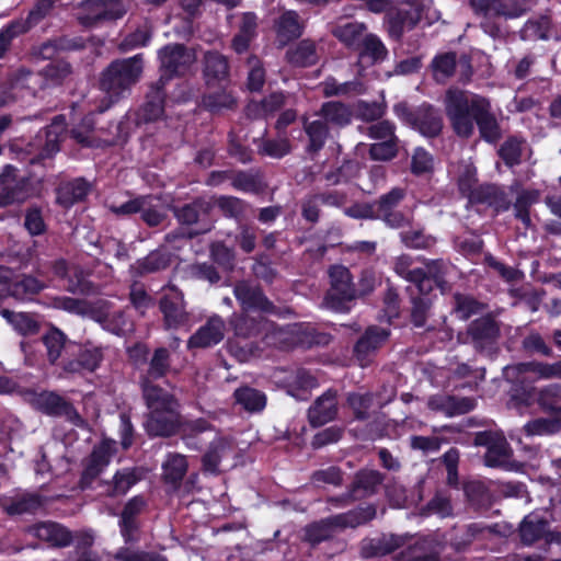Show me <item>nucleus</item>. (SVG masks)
I'll list each match as a JSON object with an SVG mask.
<instances>
[{
  "label": "nucleus",
  "mask_w": 561,
  "mask_h": 561,
  "mask_svg": "<svg viewBox=\"0 0 561 561\" xmlns=\"http://www.w3.org/2000/svg\"><path fill=\"white\" fill-rule=\"evenodd\" d=\"M445 112L455 133L468 138L474 130V123L482 139L494 144L502 137L496 116L492 112L489 99L472 94L458 88H449L445 93Z\"/></svg>",
  "instance_id": "f257e3e1"
},
{
  "label": "nucleus",
  "mask_w": 561,
  "mask_h": 561,
  "mask_svg": "<svg viewBox=\"0 0 561 561\" xmlns=\"http://www.w3.org/2000/svg\"><path fill=\"white\" fill-rule=\"evenodd\" d=\"M142 72V54L128 58H117L111 61L100 75L99 87L104 96L96 107L98 112L103 113L122 99L128 96L133 87L140 81Z\"/></svg>",
  "instance_id": "f03ea898"
},
{
  "label": "nucleus",
  "mask_w": 561,
  "mask_h": 561,
  "mask_svg": "<svg viewBox=\"0 0 561 561\" xmlns=\"http://www.w3.org/2000/svg\"><path fill=\"white\" fill-rule=\"evenodd\" d=\"M66 129V119L62 115L56 116L51 124L38 131L28 142H15L11 149L21 161L30 164L41 163L50 159L59 151L60 136Z\"/></svg>",
  "instance_id": "7ed1b4c3"
},
{
  "label": "nucleus",
  "mask_w": 561,
  "mask_h": 561,
  "mask_svg": "<svg viewBox=\"0 0 561 561\" xmlns=\"http://www.w3.org/2000/svg\"><path fill=\"white\" fill-rule=\"evenodd\" d=\"M268 333L264 335L266 345L279 348L299 345L302 347H311L312 345L327 344L329 335L317 332L310 325H294L289 329L275 328L268 324Z\"/></svg>",
  "instance_id": "20e7f679"
},
{
  "label": "nucleus",
  "mask_w": 561,
  "mask_h": 561,
  "mask_svg": "<svg viewBox=\"0 0 561 561\" xmlns=\"http://www.w3.org/2000/svg\"><path fill=\"white\" fill-rule=\"evenodd\" d=\"M330 289L323 299V306L339 312L348 310L347 304L358 298L353 277L347 267L333 265L329 270Z\"/></svg>",
  "instance_id": "39448f33"
},
{
  "label": "nucleus",
  "mask_w": 561,
  "mask_h": 561,
  "mask_svg": "<svg viewBox=\"0 0 561 561\" xmlns=\"http://www.w3.org/2000/svg\"><path fill=\"white\" fill-rule=\"evenodd\" d=\"M160 70L162 71L159 83L163 85V78L186 75L196 62V54L183 44H169L158 51Z\"/></svg>",
  "instance_id": "423d86ee"
},
{
  "label": "nucleus",
  "mask_w": 561,
  "mask_h": 561,
  "mask_svg": "<svg viewBox=\"0 0 561 561\" xmlns=\"http://www.w3.org/2000/svg\"><path fill=\"white\" fill-rule=\"evenodd\" d=\"M474 445L486 447L484 465L492 468H508L512 448L505 436L497 432L484 431L474 435Z\"/></svg>",
  "instance_id": "0eeeda50"
},
{
  "label": "nucleus",
  "mask_w": 561,
  "mask_h": 561,
  "mask_svg": "<svg viewBox=\"0 0 561 561\" xmlns=\"http://www.w3.org/2000/svg\"><path fill=\"white\" fill-rule=\"evenodd\" d=\"M180 407L149 410L144 422L145 430L152 437H170L181 427Z\"/></svg>",
  "instance_id": "6e6552de"
},
{
  "label": "nucleus",
  "mask_w": 561,
  "mask_h": 561,
  "mask_svg": "<svg viewBox=\"0 0 561 561\" xmlns=\"http://www.w3.org/2000/svg\"><path fill=\"white\" fill-rule=\"evenodd\" d=\"M122 0H84L80 4V21L91 25L103 20L119 19L124 11Z\"/></svg>",
  "instance_id": "1a4fd4ad"
},
{
  "label": "nucleus",
  "mask_w": 561,
  "mask_h": 561,
  "mask_svg": "<svg viewBox=\"0 0 561 561\" xmlns=\"http://www.w3.org/2000/svg\"><path fill=\"white\" fill-rule=\"evenodd\" d=\"M159 308L167 329H178L186 325L190 321L183 295L175 287H171L170 293L160 299Z\"/></svg>",
  "instance_id": "9d476101"
},
{
  "label": "nucleus",
  "mask_w": 561,
  "mask_h": 561,
  "mask_svg": "<svg viewBox=\"0 0 561 561\" xmlns=\"http://www.w3.org/2000/svg\"><path fill=\"white\" fill-rule=\"evenodd\" d=\"M42 83V77L38 73H34L30 70L21 68L11 75H9L5 79H0V106H5L15 99V94L10 92L8 89L16 90V89H26L35 95V84Z\"/></svg>",
  "instance_id": "9b49d317"
},
{
  "label": "nucleus",
  "mask_w": 561,
  "mask_h": 561,
  "mask_svg": "<svg viewBox=\"0 0 561 561\" xmlns=\"http://www.w3.org/2000/svg\"><path fill=\"white\" fill-rule=\"evenodd\" d=\"M469 5L477 15L485 18L503 16L516 19L526 12V8L518 1L504 0H469Z\"/></svg>",
  "instance_id": "f8f14e48"
},
{
  "label": "nucleus",
  "mask_w": 561,
  "mask_h": 561,
  "mask_svg": "<svg viewBox=\"0 0 561 561\" xmlns=\"http://www.w3.org/2000/svg\"><path fill=\"white\" fill-rule=\"evenodd\" d=\"M467 334L474 348L482 352L491 350L496 344L500 337V327L492 318L482 317L469 324Z\"/></svg>",
  "instance_id": "ddd939ff"
},
{
  "label": "nucleus",
  "mask_w": 561,
  "mask_h": 561,
  "mask_svg": "<svg viewBox=\"0 0 561 561\" xmlns=\"http://www.w3.org/2000/svg\"><path fill=\"white\" fill-rule=\"evenodd\" d=\"M236 299L239 301L243 310H259L262 312H275V306L264 295L259 286L249 282H239L233 288Z\"/></svg>",
  "instance_id": "4468645a"
},
{
  "label": "nucleus",
  "mask_w": 561,
  "mask_h": 561,
  "mask_svg": "<svg viewBox=\"0 0 561 561\" xmlns=\"http://www.w3.org/2000/svg\"><path fill=\"white\" fill-rule=\"evenodd\" d=\"M226 323L217 314L211 316L187 341L188 348H207L220 343L225 337Z\"/></svg>",
  "instance_id": "2eb2a0df"
},
{
  "label": "nucleus",
  "mask_w": 561,
  "mask_h": 561,
  "mask_svg": "<svg viewBox=\"0 0 561 561\" xmlns=\"http://www.w3.org/2000/svg\"><path fill=\"white\" fill-rule=\"evenodd\" d=\"M337 412V391L329 389L308 409V421L312 427H319L333 421Z\"/></svg>",
  "instance_id": "dca6fc26"
},
{
  "label": "nucleus",
  "mask_w": 561,
  "mask_h": 561,
  "mask_svg": "<svg viewBox=\"0 0 561 561\" xmlns=\"http://www.w3.org/2000/svg\"><path fill=\"white\" fill-rule=\"evenodd\" d=\"M92 319L116 335H124L131 331V323L126 318L125 312L122 310L111 312L110 304L106 300H100L95 304Z\"/></svg>",
  "instance_id": "f3484780"
},
{
  "label": "nucleus",
  "mask_w": 561,
  "mask_h": 561,
  "mask_svg": "<svg viewBox=\"0 0 561 561\" xmlns=\"http://www.w3.org/2000/svg\"><path fill=\"white\" fill-rule=\"evenodd\" d=\"M146 501L142 496L131 497L124 506L121 518L119 529L125 542H134L138 540L139 524L138 515L144 511Z\"/></svg>",
  "instance_id": "a211bd4d"
},
{
  "label": "nucleus",
  "mask_w": 561,
  "mask_h": 561,
  "mask_svg": "<svg viewBox=\"0 0 561 561\" xmlns=\"http://www.w3.org/2000/svg\"><path fill=\"white\" fill-rule=\"evenodd\" d=\"M389 335V330L379 327H369L365 331L354 347L356 358L362 366L369 363L370 356L386 343Z\"/></svg>",
  "instance_id": "6ab92c4d"
},
{
  "label": "nucleus",
  "mask_w": 561,
  "mask_h": 561,
  "mask_svg": "<svg viewBox=\"0 0 561 561\" xmlns=\"http://www.w3.org/2000/svg\"><path fill=\"white\" fill-rule=\"evenodd\" d=\"M8 515L34 514L44 505V499L37 493L21 492L5 497L0 503Z\"/></svg>",
  "instance_id": "aec40b11"
},
{
  "label": "nucleus",
  "mask_w": 561,
  "mask_h": 561,
  "mask_svg": "<svg viewBox=\"0 0 561 561\" xmlns=\"http://www.w3.org/2000/svg\"><path fill=\"white\" fill-rule=\"evenodd\" d=\"M548 528L549 523L543 516L538 513H530L519 524L520 541L525 546H533L541 539L547 541Z\"/></svg>",
  "instance_id": "412c9836"
},
{
  "label": "nucleus",
  "mask_w": 561,
  "mask_h": 561,
  "mask_svg": "<svg viewBox=\"0 0 561 561\" xmlns=\"http://www.w3.org/2000/svg\"><path fill=\"white\" fill-rule=\"evenodd\" d=\"M411 126L426 137H436L443 128V119L432 105L423 104L416 110V116H409Z\"/></svg>",
  "instance_id": "4be33fe9"
},
{
  "label": "nucleus",
  "mask_w": 561,
  "mask_h": 561,
  "mask_svg": "<svg viewBox=\"0 0 561 561\" xmlns=\"http://www.w3.org/2000/svg\"><path fill=\"white\" fill-rule=\"evenodd\" d=\"M301 124L308 140L306 151L311 154L318 153L330 138V127L320 117L310 119L307 116H302Z\"/></svg>",
  "instance_id": "5701e85b"
},
{
  "label": "nucleus",
  "mask_w": 561,
  "mask_h": 561,
  "mask_svg": "<svg viewBox=\"0 0 561 561\" xmlns=\"http://www.w3.org/2000/svg\"><path fill=\"white\" fill-rule=\"evenodd\" d=\"M139 386L148 411L180 407V402L175 396L161 388L156 381L139 380Z\"/></svg>",
  "instance_id": "b1692460"
},
{
  "label": "nucleus",
  "mask_w": 561,
  "mask_h": 561,
  "mask_svg": "<svg viewBox=\"0 0 561 561\" xmlns=\"http://www.w3.org/2000/svg\"><path fill=\"white\" fill-rule=\"evenodd\" d=\"M330 127L344 128L352 123L353 112L348 104L340 101H327L321 104L320 108L316 112Z\"/></svg>",
  "instance_id": "393cba45"
},
{
  "label": "nucleus",
  "mask_w": 561,
  "mask_h": 561,
  "mask_svg": "<svg viewBox=\"0 0 561 561\" xmlns=\"http://www.w3.org/2000/svg\"><path fill=\"white\" fill-rule=\"evenodd\" d=\"M32 534L53 547H67L72 541L71 531L54 522H43L31 529Z\"/></svg>",
  "instance_id": "a878e982"
},
{
  "label": "nucleus",
  "mask_w": 561,
  "mask_h": 561,
  "mask_svg": "<svg viewBox=\"0 0 561 561\" xmlns=\"http://www.w3.org/2000/svg\"><path fill=\"white\" fill-rule=\"evenodd\" d=\"M383 481V476L377 470L364 469L355 474L351 490V497L362 500L375 494Z\"/></svg>",
  "instance_id": "bb28decb"
},
{
  "label": "nucleus",
  "mask_w": 561,
  "mask_h": 561,
  "mask_svg": "<svg viewBox=\"0 0 561 561\" xmlns=\"http://www.w3.org/2000/svg\"><path fill=\"white\" fill-rule=\"evenodd\" d=\"M111 457V446L107 443L94 447L81 477L82 484L89 485L108 466Z\"/></svg>",
  "instance_id": "cd10ccee"
},
{
  "label": "nucleus",
  "mask_w": 561,
  "mask_h": 561,
  "mask_svg": "<svg viewBox=\"0 0 561 561\" xmlns=\"http://www.w3.org/2000/svg\"><path fill=\"white\" fill-rule=\"evenodd\" d=\"M533 373L540 379H561V359L556 363L528 362L505 367V375Z\"/></svg>",
  "instance_id": "c85d7f7f"
},
{
  "label": "nucleus",
  "mask_w": 561,
  "mask_h": 561,
  "mask_svg": "<svg viewBox=\"0 0 561 561\" xmlns=\"http://www.w3.org/2000/svg\"><path fill=\"white\" fill-rule=\"evenodd\" d=\"M162 480L164 483L178 489L185 477L188 463L186 456L179 453H169L161 465Z\"/></svg>",
  "instance_id": "c756f323"
},
{
  "label": "nucleus",
  "mask_w": 561,
  "mask_h": 561,
  "mask_svg": "<svg viewBox=\"0 0 561 561\" xmlns=\"http://www.w3.org/2000/svg\"><path fill=\"white\" fill-rule=\"evenodd\" d=\"M358 65L373 66L382 62L388 49L375 34H366L359 44Z\"/></svg>",
  "instance_id": "7c9ffc66"
},
{
  "label": "nucleus",
  "mask_w": 561,
  "mask_h": 561,
  "mask_svg": "<svg viewBox=\"0 0 561 561\" xmlns=\"http://www.w3.org/2000/svg\"><path fill=\"white\" fill-rule=\"evenodd\" d=\"M204 78L207 85H215L229 77L227 58L218 51H207L204 56Z\"/></svg>",
  "instance_id": "2f4dec72"
},
{
  "label": "nucleus",
  "mask_w": 561,
  "mask_h": 561,
  "mask_svg": "<svg viewBox=\"0 0 561 561\" xmlns=\"http://www.w3.org/2000/svg\"><path fill=\"white\" fill-rule=\"evenodd\" d=\"M211 205L209 202L197 198L190 204L173 208V214L181 225L192 226L204 222L209 215Z\"/></svg>",
  "instance_id": "473e14b6"
},
{
  "label": "nucleus",
  "mask_w": 561,
  "mask_h": 561,
  "mask_svg": "<svg viewBox=\"0 0 561 561\" xmlns=\"http://www.w3.org/2000/svg\"><path fill=\"white\" fill-rule=\"evenodd\" d=\"M91 191V184L82 178L61 183L57 188V202L68 208L83 201Z\"/></svg>",
  "instance_id": "72a5a7b5"
},
{
  "label": "nucleus",
  "mask_w": 561,
  "mask_h": 561,
  "mask_svg": "<svg viewBox=\"0 0 561 561\" xmlns=\"http://www.w3.org/2000/svg\"><path fill=\"white\" fill-rule=\"evenodd\" d=\"M319 88L324 98L358 95L366 90L364 83L358 79L339 82L334 77H327Z\"/></svg>",
  "instance_id": "f704fd0d"
},
{
  "label": "nucleus",
  "mask_w": 561,
  "mask_h": 561,
  "mask_svg": "<svg viewBox=\"0 0 561 561\" xmlns=\"http://www.w3.org/2000/svg\"><path fill=\"white\" fill-rule=\"evenodd\" d=\"M164 113V93L161 83L152 85L146 102L138 112V117L145 123L154 122Z\"/></svg>",
  "instance_id": "c9c22d12"
},
{
  "label": "nucleus",
  "mask_w": 561,
  "mask_h": 561,
  "mask_svg": "<svg viewBox=\"0 0 561 561\" xmlns=\"http://www.w3.org/2000/svg\"><path fill=\"white\" fill-rule=\"evenodd\" d=\"M421 257H413L409 254H401L393 260V271L397 275L404 278L407 282H410L417 286H423L425 278V271L423 267H415L414 264L416 261H420Z\"/></svg>",
  "instance_id": "e433bc0d"
},
{
  "label": "nucleus",
  "mask_w": 561,
  "mask_h": 561,
  "mask_svg": "<svg viewBox=\"0 0 561 561\" xmlns=\"http://www.w3.org/2000/svg\"><path fill=\"white\" fill-rule=\"evenodd\" d=\"M231 451L232 447L227 438L220 436L216 437L203 456L204 469L210 473L219 472L221 460L227 458Z\"/></svg>",
  "instance_id": "4c0bfd02"
},
{
  "label": "nucleus",
  "mask_w": 561,
  "mask_h": 561,
  "mask_svg": "<svg viewBox=\"0 0 561 561\" xmlns=\"http://www.w3.org/2000/svg\"><path fill=\"white\" fill-rule=\"evenodd\" d=\"M139 480L136 470L131 468H124L118 470L111 481H105L103 493L110 497L125 495L128 490L135 485Z\"/></svg>",
  "instance_id": "58836bf2"
},
{
  "label": "nucleus",
  "mask_w": 561,
  "mask_h": 561,
  "mask_svg": "<svg viewBox=\"0 0 561 561\" xmlns=\"http://www.w3.org/2000/svg\"><path fill=\"white\" fill-rule=\"evenodd\" d=\"M34 190L27 179H21L0 186V205L23 203L33 196Z\"/></svg>",
  "instance_id": "ea45409f"
},
{
  "label": "nucleus",
  "mask_w": 561,
  "mask_h": 561,
  "mask_svg": "<svg viewBox=\"0 0 561 561\" xmlns=\"http://www.w3.org/2000/svg\"><path fill=\"white\" fill-rule=\"evenodd\" d=\"M171 368L170 352L165 347L154 350L148 362V367L139 377V380L156 381L163 378Z\"/></svg>",
  "instance_id": "a19ab883"
},
{
  "label": "nucleus",
  "mask_w": 561,
  "mask_h": 561,
  "mask_svg": "<svg viewBox=\"0 0 561 561\" xmlns=\"http://www.w3.org/2000/svg\"><path fill=\"white\" fill-rule=\"evenodd\" d=\"M286 59L296 67L312 66L318 61L316 44L304 39L286 51Z\"/></svg>",
  "instance_id": "79ce46f5"
},
{
  "label": "nucleus",
  "mask_w": 561,
  "mask_h": 561,
  "mask_svg": "<svg viewBox=\"0 0 561 561\" xmlns=\"http://www.w3.org/2000/svg\"><path fill=\"white\" fill-rule=\"evenodd\" d=\"M376 516V510L374 506L359 507L356 510L348 511L343 514L331 516V522L336 528H355L371 520Z\"/></svg>",
  "instance_id": "37998d69"
},
{
  "label": "nucleus",
  "mask_w": 561,
  "mask_h": 561,
  "mask_svg": "<svg viewBox=\"0 0 561 561\" xmlns=\"http://www.w3.org/2000/svg\"><path fill=\"white\" fill-rule=\"evenodd\" d=\"M424 264L425 278L423 286H417V293H430L432 290V280L442 289L446 285L444 276L448 265L443 260H422Z\"/></svg>",
  "instance_id": "c03bdc74"
},
{
  "label": "nucleus",
  "mask_w": 561,
  "mask_h": 561,
  "mask_svg": "<svg viewBox=\"0 0 561 561\" xmlns=\"http://www.w3.org/2000/svg\"><path fill=\"white\" fill-rule=\"evenodd\" d=\"M1 314L22 335H35L39 332L41 323L32 313L3 309Z\"/></svg>",
  "instance_id": "a18cd8bd"
},
{
  "label": "nucleus",
  "mask_w": 561,
  "mask_h": 561,
  "mask_svg": "<svg viewBox=\"0 0 561 561\" xmlns=\"http://www.w3.org/2000/svg\"><path fill=\"white\" fill-rule=\"evenodd\" d=\"M233 397L238 404L251 413L261 412L267 400L263 391L247 386L236 389Z\"/></svg>",
  "instance_id": "49530a36"
},
{
  "label": "nucleus",
  "mask_w": 561,
  "mask_h": 561,
  "mask_svg": "<svg viewBox=\"0 0 561 561\" xmlns=\"http://www.w3.org/2000/svg\"><path fill=\"white\" fill-rule=\"evenodd\" d=\"M42 342L46 348L47 360L55 365L61 357L68 342L67 335L56 327H51L43 336Z\"/></svg>",
  "instance_id": "de8ad7c7"
},
{
  "label": "nucleus",
  "mask_w": 561,
  "mask_h": 561,
  "mask_svg": "<svg viewBox=\"0 0 561 561\" xmlns=\"http://www.w3.org/2000/svg\"><path fill=\"white\" fill-rule=\"evenodd\" d=\"M276 31L277 36L284 43L299 37L302 33V24L297 12H284L276 23Z\"/></svg>",
  "instance_id": "09e8293b"
},
{
  "label": "nucleus",
  "mask_w": 561,
  "mask_h": 561,
  "mask_svg": "<svg viewBox=\"0 0 561 561\" xmlns=\"http://www.w3.org/2000/svg\"><path fill=\"white\" fill-rule=\"evenodd\" d=\"M318 386L317 378L304 368H297L286 378L287 392L300 398V391H308Z\"/></svg>",
  "instance_id": "8fccbe9b"
},
{
  "label": "nucleus",
  "mask_w": 561,
  "mask_h": 561,
  "mask_svg": "<svg viewBox=\"0 0 561 561\" xmlns=\"http://www.w3.org/2000/svg\"><path fill=\"white\" fill-rule=\"evenodd\" d=\"M422 5L416 4L415 8L409 12H407V16H401L398 13L396 16H391L388 21V33L389 36L399 41L404 32V27L408 24L409 28H413L421 20L422 14Z\"/></svg>",
  "instance_id": "3c124183"
},
{
  "label": "nucleus",
  "mask_w": 561,
  "mask_h": 561,
  "mask_svg": "<svg viewBox=\"0 0 561 561\" xmlns=\"http://www.w3.org/2000/svg\"><path fill=\"white\" fill-rule=\"evenodd\" d=\"M141 220L149 227L160 226L167 218V214L154 196H142L141 209H139Z\"/></svg>",
  "instance_id": "603ef678"
},
{
  "label": "nucleus",
  "mask_w": 561,
  "mask_h": 561,
  "mask_svg": "<svg viewBox=\"0 0 561 561\" xmlns=\"http://www.w3.org/2000/svg\"><path fill=\"white\" fill-rule=\"evenodd\" d=\"M50 306L56 309L65 310L67 312L82 317H89L91 319L95 308V304L92 305L87 300L67 296H58L53 298Z\"/></svg>",
  "instance_id": "864d4df0"
},
{
  "label": "nucleus",
  "mask_w": 561,
  "mask_h": 561,
  "mask_svg": "<svg viewBox=\"0 0 561 561\" xmlns=\"http://www.w3.org/2000/svg\"><path fill=\"white\" fill-rule=\"evenodd\" d=\"M540 198L539 190H523L518 193L515 204V217L519 219L526 228L530 227L531 219L529 208L536 204Z\"/></svg>",
  "instance_id": "5fc2aeb1"
},
{
  "label": "nucleus",
  "mask_w": 561,
  "mask_h": 561,
  "mask_svg": "<svg viewBox=\"0 0 561 561\" xmlns=\"http://www.w3.org/2000/svg\"><path fill=\"white\" fill-rule=\"evenodd\" d=\"M45 285L33 276L24 275L9 286V293L18 300H26L38 294Z\"/></svg>",
  "instance_id": "6e6d98bb"
},
{
  "label": "nucleus",
  "mask_w": 561,
  "mask_h": 561,
  "mask_svg": "<svg viewBox=\"0 0 561 561\" xmlns=\"http://www.w3.org/2000/svg\"><path fill=\"white\" fill-rule=\"evenodd\" d=\"M34 24L26 20H14L0 30V58L4 57L13 38L26 33Z\"/></svg>",
  "instance_id": "4d7b16f0"
},
{
  "label": "nucleus",
  "mask_w": 561,
  "mask_h": 561,
  "mask_svg": "<svg viewBox=\"0 0 561 561\" xmlns=\"http://www.w3.org/2000/svg\"><path fill=\"white\" fill-rule=\"evenodd\" d=\"M285 104V95L275 92L262 100L261 103L251 102L247 106V114L250 117H260L274 113Z\"/></svg>",
  "instance_id": "13d9d810"
},
{
  "label": "nucleus",
  "mask_w": 561,
  "mask_h": 561,
  "mask_svg": "<svg viewBox=\"0 0 561 561\" xmlns=\"http://www.w3.org/2000/svg\"><path fill=\"white\" fill-rule=\"evenodd\" d=\"M457 55L448 51L437 55L431 64L433 77L437 82H445L456 70Z\"/></svg>",
  "instance_id": "bf43d9fd"
},
{
  "label": "nucleus",
  "mask_w": 561,
  "mask_h": 561,
  "mask_svg": "<svg viewBox=\"0 0 561 561\" xmlns=\"http://www.w3.org/2000/svg\"><path fill=\"white\" fill-rule=\"evenodd\" d=\"M483 309L484 305L472 296L460 293L454 295V312L461 320H468L470 317L480 313Z\"/></svg>",
  "instance_id": "052dcab7"
},
{
  "label": "nucleus",
  "mask_w": 561,
  "mask_h": 561,
  "mask_svg": "<svg viewBox=\"0 0 561 561\" xmlns=\"http://www.w3.org/2000/svg\"><path fill=\"white\" fill-rule=\"evenodd\" d=\"M524 144L523 138L511 136L501 145L499 156L507 167L512 168L520 163Z\"/></svg>",
  "instance_id": "680f3d73"
},
{
  "label": "nucleus",
  "mask_w": 561,
  "mask_h": 561,
  "mask_svg": "<svg viewBox=\"0 0 561 561\" xmlns=\"http://www.w3.org/2000/svg\"><path fill=\"white\" fill-rule=\"evenodd\" d=\"M524 431L528 436L557 434L561 431V417L535 419L524 425Z\"/></svg>",
  "instance_id": "e2e57ef3"
},
{
  "label": "nucleus",
  "mask_w": 561,
  "mask_h": 561,
  "mask_svg": "<svg viewBox=\"0 0 561 561\" xmlns=\"http://www.w3.org/2000/svg\"><path fill=\"white\" fill-rule=\"evenodd\" d=\"M365 28L366 27L363 23L348 22L346 24L336 26L333 30V35L347 47H355L359 46Z\"/></svg>",
  "instance_id": "0e129e2a"
},
{
  "label": "nucleus",
  "mask_w": 561,
  "mask_h": 561,
  "mask_svg": "<svg viewBox=\"0 0 561 561\" xmlns=\"http://www.w3.org/2000/svg\"><path fill=\"white\" fill-rule=\"evenodd\" d=\"M203 106L213 112L218 113L222 110H231L237 105L236 98L226 90H220L205 94L202 100Z\"/></svg>",
  "instance_id": "69168bd1"
},
{
  "label": "nucleus",
  "mask_w": 561,
  "mask_h": 561,
  "mask_svg": "<svg viewBox=\"0 0 561 561\" xmlns=\"http://www.w3.org/2000/svg\"><path fill=\"white\" fill-rule=\"evenodd\" d=\"M537 402L543 411L560 415L561 386L552 383L541 388L538 392Z\"/></svg>",
  "instance_id": "338daca9"
},
{
  "label": "nucleus",
  "mask_w": 561,
  "mask_h": 561,
  "mask_svg": "<svg viewBox=\"0 0 561 561\" xmlns=\"http://www.w3.org/2000/svg\"><path fill=\"white\" fill-rule=\"evenodd\" d=\"M428 293L420 294V296H415L413 291L410 293L411 295V320L413 324L417 328H422L425 325L430 310L432 307V300L427 296Z\"/></svg>",
  "instance_id": "774afa93"
}]
</instances>
